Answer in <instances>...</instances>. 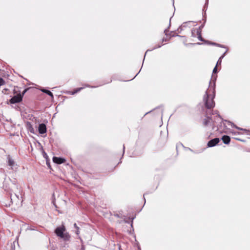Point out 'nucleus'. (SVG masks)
<instances>
[{
    "mask_svg": "<svg viewBox=\"0 0 250 250\" xmlns=\"http://www.w3.org/2000/svg\"><path fill=\"white\" fill-rule=\"evenodd\" d=\"M173 36H178V37H185V36H180V35H173Z\"/></svg>",
    "mask_w": 250,
    "mask_h": 250,
    "instance_id": "obj_26",
    "label": "nucleus"
},
{
    "mask_svg": "<svg viewBox=\"0 0 250 250\" xmlns=\"http://www.w3.org/2000/svg\"><path fill=\"white\" fill-rule=\"evenodd\" d=\"M27 90V89H25L23 90V91L22 92V94H21L22 95V97L23 96V95H24V94L26 92Z\"/></svg>",
    "mask_w": 250,
    "mask_h": 250,
    "instance_id": "obj_22",
    "label": "nucleus"
},
{
    "mask_svg": "<svg viewBox=\"0 0 250 250\" xmlns=\"http://www.w3.org/2000/svg\"><path fill=\"white\" fill-rule=\"evenodd\" d=\"M227 51L228 50H227L226 52L219 58V60H222L225 56Z\"/></svg>",
    "mask_w": 250,
    "mask_h": 250,
    "instance_id": "obj_18",
    "label": "nucleus"
},
{
    "mask_svg": "<svg viewBox=\"0 0 250 250\" xmlns=\"http://www.w3.org/2000/svg\"><path fill=\"white\" fill-rule=\"evenodd\" d=\"M167 29H165V34H166V35H167Z\"/></svg>",
    "mask_w": 250,
    "mask_h": 250,
    "instance_id": "obj_30",
    "label": "nucleus"
},
{
    "mask_svg": "<svg viewBox=\"0 0 250 250\" xmlns=\"http://www.w3.org/2000/svg\"><path fill=\"white\" fill-rule=\"evenodd\" d=\"M28 229H30V230H34V229H32V228H28Z\"/></svg>",
    "mask_w": 250,
    "mask_h": 250,
    "instance_id": "obj_31",
    "label": "nucleus"
},
{
    "mask_svg": "<svg viewBox=\"0 0 250 250\" xmlns=\"http://www.w3.org/2000/svg\"><path fill=\"white\" fill-rule=\"evenodd\" d=\"M207 116L203 120V125L206 126H210L213 129L215 124L220 121L225 122L220 117L217 110L212 111L211 113L206 112Z\"/></svg>",
    "mask_w": 250,
    "mask_h": 250,
    "instance_id": "obj_2",
    "label": "nucleus"
},
{
    "mask_svg": "<svg viewBox=\"0 0 250 250\" xmlns=\"http://www.w3.org/2000/svg\"><path fill=\"white\" fill-rule=\"evenodd\" d=\"M225 122H227L229 125H231V126L232 127H235L236 128H237V129H239V130H245L246 131H247V130L246 129H244L242 128H240L239 127H238L237 126H236L233 123L230 122V121H228L227 120H225ZM247 132H249V131H247Z\"/></svg>",
    "mask_w": 250,
    "mask_h": 250,
    "instance_id": "obj_11",
    "label": "nucleus"
},
{
    "mask_svg": "<svg viewBox=\"0 0 250 250\" xmlns=\"http://www.w3.org/2000/svg\"><path fill=\"white\" fill-rule=\"evenodd\" d=\"M220 141V140L219 138H216L214 139H213L208 143V146L211 147L215 146L216 145H217Z\"/></svg>",
    "mask_w": 250,
    "mask_h": 250,
    "instance_id": "obj_7",
    "label": "nucleus"
},
{
    "mask_svg": "<svg viewBox=\"0 0 250 250\" xmlns=\"http://www.w3.org/2000/svg\"><path fill=\"white\" fill-rule=\"evenodd\" d=\"M75 233L77 235H79L80 234V228L79 227L76 229Z\"/></svg>",
    "mask_w": 250,
    "mask_h": 250,
    "instance_id": "obj_17",
    "label": "nucleus"
},
{
    "mask_svg": "<svg viewBox=\"0 0 250 250\" xmlns=\"http://www.w3.org/2000/svg\"><path fill=\"white\" fill-rule=\"evenodd\" d=\"M221 62H222V60H219H219H218L217 62L216 66H217V65L221 64Z\"/></svg>",
    "mask_w": 250,
    "mask_h": 250,
    "instance_id": "obj_20",
    "label": "nucleus"
},
{
    "mask_svg": "<svg viewBox=\"0 0 250 250\" xmlns=\"http://www.w3.org/2000/svg\"><path fill=\"white\" fill-rule=\"evenodd\" d=\"M211 44H213V45H215L220 47L226 48V47L224 46L223 45H222L221 44H217L216 43H211Z\"/></svg>",
    "mask_w": 250,
    "mask_h": 250,
    "instance_id": "obj_15",
    "label": "nucleus"
},
{
    "mask_svg": "<svg viewBox=\"0 0 250 250\" xmlns=\"http://www.w3.org/2000/svg\"><path fill=\"white\" fill-rule=\"evenodd\" d=\"M53 161L57 164H61L65 162V159L61 157H54L53 158Z\"/></svg>",
    "mask_w": 250,
    "mask_h": 250,
    "instance_id": "obj_8",
    "label": "nucleus"
},
{
    "mask_svg": "<svg viewBox=\"0 0 250 250\" xmlns=\"http://www.w3.org/2000/svg\"><path fill=\"white\" fill-rule=\"evenodd\" d=\"M204 26V24L201 25L198 29H200L201 31H202V29L203 28Z\"/></svg>",
    "mask_w": 250,
    "mask_h": 250,
    "instance_id": "obj_23",
    "label": "nucleus"
},
{
    "mask_svg": "<svg viewBox=\"0 0 250 250\" xmlns=\"http://www.w3.org/2000/svg\"><path fill=\"white\" fill-rule=\"evenodd\" d=\"M39 132L40 134H44L46 132V127L45 124H41L39 125L38 128Z\"/></svg>",
    "mask_w": 250,
    "mask_h": 250,
    "instance_id": "obj_9",
    "label": "nucleus"
},
{
    "mask_svg": "<svg viewBox=\"0 0 250 250\" xmlns=\"http://www.w3.org/2000/svg\"><path fill=\"white\" fill-rule=\"evenodd\" d=\"M222 140L223 141V143L225 144H228L229 143L230 139V137L227 135H224L222 137Z\"/></svg>",
    "mask_w": 250,
    "mask_h": 250,
    "instance_id": "obj_10",
    "label": "nucleus"
},
{
    "mask_svg": "<svg viewBox=\"0 0 250 250\" xmlns=\"http://www.w3.org/2000/svg\"><path fill=\"white\" fill-rule=\"evenodd\" d=\"M151 50H152L148 49V50L146 51V54H145V55H144V57H146V53H147V52H148V51H151Z\"/></svg>",
    "mask_w": 250,
    "mask_h": 250,
    "instance_id": "obj_27",
    "label": "nucleus"
},
{
    "mask_svg": "<svg viewBox=\"0 0 250 250\" xmlns=\"http://www.w3.org/2000/svg\"><path fill=\"white\" fill-rule=\"evenodd\" d=\"M162 45V44L158 45L157 46H156L155 47H153V48L152 49V50H153V49H156V48H160V47H161Z\"/></svg>",
    "mask_w": 250,
    "mask_h": 250,
    "instance_id": "obj_19",
    "label": "nucleus"
},
{
    "mask_svg": "<svg viewBox=\"0 0 250 250\" xmlns=\"http://www.w3.org/2000/svg\"><path fill=\"white\" fill-rule=\"evenodd\" d=\"M217 72V66L216 65L215 67L213 68V73H215Z\"/></svg>",
    "mask_w": 250,
    "mask_h": 250,
    "instance_id": "obj_21",
    "label": "nucleus"
},
{
    "mask_svg": "<svg viewBox=\"0 0 250 250\" xmlns=\"http://www.w3.org/2000/svg\"><path fill=\"white\" fill-rule=\"evenodd\" d=\"M15 195L17 198H19V196L18 195H17L16 194H15Z\"/></svg>",
    "mask_w": 250,
    "mask_h": 250,
    "instance_id": "obj_32",
    "label": "nucleus"
},
{
    "mask_svg": "<svg viewBox=\"0 0 250 250\" xmlns=\"http://www.w3.org/2000/svg\"><path fill=\"white\" fill-rule=\"evenodd\" d=\"M7 166L10 167V169L12 170H15L18 168V165L14 160L10 156H7L6 161Z\"/></svg>",
    "mask_w": 250,
    "mask_h": 250,
    "instance_id": "obj_4",
    "label": "nucleus"
},
{
    "mask_svg": "<svg viewBox=\"0 0 250 250\" xmlns=\"http://www.w3.org/2000/svg\"><path fill=\"white\" fill-rule=\"evenodd\" d=\"M74 228H75L76 229H77L78 228H79V227L77 225V224H76V223H75V224H74Z\"/></svg>",
    "mask_w": 250,
    "mask_h": 250,
    "instance_id": "obj_24",
    "label": "nucleus"
},
{
    "mask_svg": "<svg viewBox=\"0 0 250 250\" xmlns=\"http://www.w3.org/2000/svg\"><path fill=\"white\" fill-rule=\"evenodd\" d=\"M195 32L196 33V35L197 37V38L199 40L202 42H205V41L203 39V38L201 36V31L200 29H193L191 31L192 33V36L193 37H195L196 35H195Z\"/></svg>",
    "mask_w": 250,
    "mask_h": 250,
    "instance_id": "obj_5",
    "label": "nucleus"
},
{
    "mask_svg": "<svg viewBox=\"0 0 250 250\" xmlns=\"http://www.w3.org/2000/svg\"><path fill=\"white\" fill-rule=\"evenodd\" d=\"M83 89V87L78 88L76 89H75V90H74L73 92H72V94L74 95V94L77 93V92L80 91Z\"/></svg>",
    "mask_w": 250,
    "mask_h": 250,
    "instance_id": "obj_13",
    "label": "nucleus"
},
{
    "mask_svg": "<svg viewBox=\"0 0 250 250\" xmlns=\"http://www.w3.org/2000/svg\"><path fill=\"white\" fill-rule=\"evenodd\" d=\"M41 91H42L43 93H45L48 94L52 98H53V95L51 91H50L49 90L42 88V89H41Z\"/></svg>",
    "mask_w": 250,
    "mask_h": 250,
    "instance_id": "obj_12",
    "label": "nucleus"
},
{
    "mask_svg": "<svg viewBox=\"0 0 250 250\" xmlns=\"http://www.w3.org/2000/svg\"><path fill=\"white\" fill-rule=\"evenodd\" d=\"M5 83V82L3 79L0 78V86L3 85Z\"/></svg>",
    "mask_w": 250,
    "mask_h": 250,
    "instance_id": "obj_16",
    "label": "nucleus"
},
{
    "mask_svg": "<svg viewBox=\"0 0 250 250\" xmlns=\"http://www.w3.org/2000/svg\"><path fill=\"white\" fill-rule=\"evenodd\" d=\"M65 231V228L63 225L57 227L55 232L56 234L61 238L64 241H67L69 240L70 235L68 232H64Z\"/></svg>",
    "mask_w": 250,
    "mask_h": 250,
    "instance_id": "obj_3",
    "label": "nucleus"
},
{
    "mask_svg": "<svg viewBox=\"0 0 250 250\" xmlns=\"http://www.w3.org/2000/svg\"><path fill=\"white\" fill-rule=\"evenodd\" d=\"M167 39H163V42H167Z\"/></svg>",
    "mask_w": 250,
    "mask_h": 250,
    "instance_id": "obj_28",
    "label": "nucleus"
},
{
    "mask_svg": "<svg viewBox=\"0 0 250 250\" xmlns=\"http://www.w3.org/2000/svg\"><path fill=\"white\" fill-rule=\"evenodd\" d=\"M187 22H185L184 23L182 26H180L178 29H177V31L178 32H180L182 31V30H183V28L184 27H185L186 25L185 24H187Z\"/></svg>",
    "mask_w": 250,
    "mask_h": 250,
    "instance_id": "obj_14",
    "label": "nucleus"
},
{
    "mask_svg": "<svg viewBox=\"0 0 250 250\" xmlns=\"http://www.w3.org/2000/svg\"><path fill=\"white\" fill-rule=\"evenodd\" d=\"M78 238L79 239H80L81 241L82 242L83 240H82V239H81V237L80 236H78Z\"/></svg>",
    "mask_w": 250,
    "mask_h": 250,
    "instance_id": "obj_29",
    "label": "nucleus"
},
{
    "mask_svg": "<svg viewBox=\"0 0 250 250\" xmlns=\"http://www.w3.org/2000/svg\"><path fill=\"white\" fill-rule=\"evenodd\" d=\"M22 95L21 94H18L14 96H13L10 100V102L11 104H16L22 101Z\"/></svg>",
    "mask_w": 250,
    "mask_h": 250,
    "instance_id": "obj_6",
    "label": "nucleus"
},
{
    "mask_svg": "<svg viewBox=\"0 0 250 250\" xmlns=\"http://www.w3.org/2000/svg\"><path fill=\"white\" fill-rule=\"evenodd\" d=\"M125 146L124 145V146H123V153L122 156L124 155V154L125 153Z\"/></svg>",
    "mask_w": 250,
    "mask_h": 250,
    "instance_id": "obj_25",
    "label": "nucleus"
},
{
    "mask_svg": "<svg viewBox=\"0 0 250 250\" xmlns=\"http://www.w3.org/2000/svg\"><path fill=\"white\" fill-rule=\"evenodd\" d=\"M215 97V83L214 82H209L208 89L206 90L203 97V102L205 107L210 109L213 108L215 105L214 99Z\"/></svg>",
    "mask_w": 250,
    "mask_h": 250,
    "instance_id": "obj_1",
    "label": "nucleus"
},
{
    "mask_svg": "<svg viewBox=\"0 0 250 250\" xmlns=\"http://www.w3.org/2000/svg\"><path fill=\"white\" fill-rule=\"evenodd\" d=\"M208 2V1L206 3V4H207Z\"/></svg>",
    "mask_w": 250,
    "mask_h": 250,
    "instance_id": "obj_33",
    "label": "nucleus"
}]
</instances>
